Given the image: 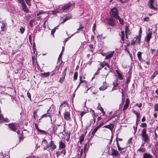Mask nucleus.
Instances as JSON below:
<instances>
[{
  "mask_svg": "<svg viewBox=\"0 0 158 158\" xmlns=\"http://www.w3.org/2000/svg\"><path fill=\"white\" fill-rule=\"evenodd\" d=\"M57 146L54 143V141L52 140L45 147H44V150H47L49 152H52L56 148Z\"/></svg>",
  "mask_w": 158,
  "mask_h": 158,
  "instance_id": "f257e3e1",
  "label": "nucleus"
},
{
  "mask_svg": "<svg viewBox=\"0 0 158 158\" xmlns=\"http://www.w3.org/2000/svg\"><path fill=\"white\" fill-rule=\"evenodd\" d=\"M147 129L146 128H143L141 133L142 139L144 142H148L150 140V138L148 134L147 133Z\"/></svg>",
  "mask_w": 158,
  "mask_h": 158,
  "instance_id": "f03ea898",
  "label": "nucleus"
},
{
  "mask_svg": "<svg viewBox=\"0 0 158 158\" xmlns=\"http://www.w3.org/2000/svg\"><path fill=\"white\" fill-rule=\"evenodd\" d=\"M119 13L118 9L116 7H114L111 9L109 14L111 17L116 19L119 16Z\"/></svg>",
  "mask_w": 158,
  "mask_h": 158,
  "instance_id": "7ed1b4c3",
  "label": "nucleus"
},
{
  "mask_svg": "<svg viewBox=\"0 0 158 158\" xmlns=\"http://www.w3.org/2000/svg\"><path fill=\"white\" fill-rule=\"evenodd\" d=\"M107 21V24L108 26L111 27H114L116 24L115 19L113 18L110 17L106 19Z\"/></svg>",
  "mask_w": 158,
  "mask_h": 158,
  "instance_id": "20e7f679",
  "label": "nucleus"
},
{
  "mask_svg": "<svg viewBox=\"0 0 158 158\" xmlns=\"http://www.w3.org/2000/svg\"><path fill=\"white\" fill-rule=\"evenodd\" d=\"M72 6V4L70 2H69L67 4L64 5L62 7V11L63 12H69L71 10L70 8Z\"/></svg>",
  "mask_w": 158,
  "mask_h": 158,
  "instance_id": "39448f33",
  "label": "nucleus"
},
{
  "mask_svg": "<svg viewBox=\"0 0 158 158\" xmlns=\"http://www.w3.org/2000/svg\"><path fill=\"white\" fill-rule=\"evenodd\" d=\"M104 69L106 70V71L104 73H102V76L103 77L106 79L109 73L110 72H111L112 71L113 69H112L110 68V69H108L107 67L106 66L104 67Z\"/></svg>",
  "mask_w": 158,
  "mask_h": 158,
  "instance_id": "423d86ee",
  "label": "nucleus"
},
{
  "mask_svg": "<svg viewBox=\"0 0 158 158\" xmlns=\"http://www.w3.org/2000/svg\"><path fill=\"white\" fill-rule=\"evenodd\" d=\"M15 123H12L8 124V126L10 129L14 132H16L17 130V128L15 125Z\"/></svg>",
  "mask_w": 158,
  "mask_h": 158,
  "instance_id": "0eeeda50",
  "label": "nucleus"
},
{
  "mask_svg": "<svg viewBox=\"0 0 158 158\" xmlns=\"http://www.w3.org/2000/svg\"><path fill=\"white\" fill-rule=\"evenodd\" d=\"M51 111L50 110V109H48L47 111V113L42 115L40 118L39 119V122H40V120L44 118H47L49 117L51 118V120H52V115L51 114Z\"/></svg>",
  "mask_w": 158,
  "mask_h": 158,
  "instance_id": "6e6552de",
  "label": "nucleus"
},
{
  "mask_svg": "<svg viewBox=\"0 0 158 158\" xmlns=\"http://www.w3.org/2000/svg\"><path fill=\"white\" fill-rule=\"evenodd\" d=\"M67 69V68L66 67L65 68V69L63 72L62 74V77L60 78V80L59 81V82L60 83H62L64 81L65 78V76L66 74V72Z\"/></svg>",
  "mask_w": 158,
  "mask_h": 158,
  "instance_id": "1a4fd4ad",
  "label": "nucleus"
},
{
  "mask_svg": "<svg viewBox=\"0 0 158 158\" xmlns=\"http://www.w3.org/2000/svg\"><path fill=\"white\" fill-rule=\"evenodd\" d=\"M64 119L69 121H71V119L70 117V112L69 111H65L64 114Z\"/></svg>",
  "mask_w": 158,
  "mask_h": 158,
  "instance_id": "9d476101",
  "label": "nucleus"
},
{
  "mask_svg": "<svg viewBox=\"0 0 158 158\" xmlns=\"http://www.w3.org/2000/svg\"><path fill=\"white\" fill-rule=\"evenodd\" d=\"M152 31H150L148 33L145 38L144 40L148 44H149L150 39L152 37Z\"/></svg>",
  "mask_w": 158,
  "mask_h": 158,
  "instance_id": "9b49d317",
  "label": "nucleus"
},
{
  "mask_svg": "<svg viewBox=\"0 0 158 158\" xmlns=\"http://www.w3.org/2000/svg\"><path fill=\"white\" fill-rule=\"evenodd\" d=\"M111 155L114 157H117L120 155V154L118 150L112 148H111Z\"/></svg>",
  "mask_w": 158,
  "mask_h": 158,
  "instance_id": "f8f14e48",
  "label": "nucleus"
},
{
  "mask_svg": "<svg viewBox=\"0 0 158 158\" xmlns=\"http://www.w3.org/2000/svg\"><path fill=\"white\" fill-rule=\"evenodd\" d=\"M139 37L137 36L134 37L133 39L131 41V45H134L137 44H139L140 42H139Z\"/></svg>",
  "mask_w": 158,
  "mask_h": 158,
  "instance_id": "ddd939ff",
  "label": "nucleus"
},
{
  "mask_svg": "<svg viewBox=\"0 0 158 158\" xmlns=\"http://www.w3.org/2000/svg\"><path fill=\"white\" fill-rule=\"evenodd\" d=\"M153 0H149V1L148 3V5L151 9L156 10H157V8L154 6L153 5Z\"/></svg>",
  "mask_w": 158,
  "mask_h": 158,
  "instance_id": "4468645a",
  "label": "nucleus"
},
{
  "mask_svg": "<svg viewBox=\"0 0 158 158\" xmlns=\"http://www.w3.org/2000/svg\"><path fill=\"white\" fill-rule=\"evenodd\" d=\"M103 128H106L112 131L114 127V124L113 123H110L109 125H105L103 127Z\"/></svg>",
  "mask_w": 158,
  "mask_h": 158,
  "instance_id": "2eb2a0df",
  "label": "nucleus"
},
{
  "mask_svg": "<svg viewBox=\"0 0 158 158\" xmlns=\"http://www.w3.org/2000/svg\"><path fill=\"white\" fill-rule=\"evenodd\" d=\"M130 104V100L129 98H127L126 100V102L124 104L123 108V110H126Z\"/></svg>",
  "mask_w": 158,
  "mask_h": 158,
  "instance_id": "dca6fc26",
  "label": "nucleus"
},
{
  "mask_svg": "<svg viewBox=\"0 0 158 158\" xmlns=\"http://www.w3.org/2000/svg\"><path fill=\"white\" fill-rule=\"evenodd\" d=\"M108 88V85L106 81L104 82L103 85L99 88V89L100 91H104Z\"/></svg>",
  "mask_w": 158,
  "mask_h": 158,
  "instance_id": "f3484780",
  "label": "nucleus"
},
{
  "mask_svg": "<svg viewBox=\"0 0 158 158\" xmlns=\"http://www.w3.org/2000/svg\"><path fill=\"white\" fill-rule=\"evenodd\" d=\"M66 147L65 143L61 140L59 142V149L60 150L64 149Z\"/></svg>",
  "mask_w": 158,
  "mask_h": 158,
  "instance_id": "a211bd4d",
  "label": "nucleus"
},
{
  "mask_svg": "<svg viewBox=\"0 0 158 158\" xmlns=\"http://www.w3.org/2000/svg\"><path fill=\"white\" fill-rule=\"evenodd\" d=\"M64 16H65V18L61 22V23H63L66 22L67 20L71 19L72 17V15L70 13H68L65 15H64Z\"/></svg>",
  "mask_w": 158,
  "mask_h": 158,
  "instance_id": "6ab92c4d",
  "label": "nucleus"
},
{
  "mask_svg": "<svg viewBox=\"0 0 158 158\" xmlns=\"http://www.w3.org/2000/svg\"><path fill=\"white\" fill-rule=\"evenodd\" d=\"M98 106L97 107V109L100 110L102 113V115H101V116L104 115L106 114V113L104 111V109H103L102 107L101 106L100 103H98Z\"/></svg>",
  "mask_w": 158,
  "mask_h": 158,
  "instance_id": "aec40b11",
  "label": "nucleus"
},
{
  "mask_svg": "<svg viewBox=\"0 0 158 158\" xmlns=\"http://www.w3.org/2000/svg\"><path fill=\"white\" fill-rule=\"evenodd\" d=\"M22 6V10L24 12L27 13L29 12V10L27 8V5L25 3L21 5Z\"/></svg>",
  "mask_w": 158,
  "mask_h": 158,
  "instance_id": "412c9836",
  "label": "nucleus"
},
{
  "mask_svg": "<svg viewBox=\"0 0 158 158\" xmlns=\"http://www.w3.org/2000/svg\"><path fill=\"white\" fill-rule=\"evenodd\" d=\"M7 26V24L6 23L4 22L3 21H2V25L1 27V31H6L7 30L6 26Z\"/></svg>",
  "mask_w": 158,
  "mask_h": 158,
  "instance_id": "4be33fe9",
  "label": "nucleus"
},
{
  "mask_svg": "<svg viewBox=\"0 0 158 158\" xmlns=\"http://www.w3.org/2000/svg\"><path fill=\"white\" fill-rule=\"evenodd\" d=\"M114 53V51H112L110 53H109L106 56L105 60H108L111 59L113 56Z\"/></svg>",
  "mask_w": 158,
  "mask_h": 158,
  "instance_id": "5701e85b",
  "label": "nucleus"
},
{
  "mask_svg": "<svg viewBox=\"0 0 158 158\" xmlns=\"http://www.w3.org/2000/svg\"><path fill=\"white\" fill-rule=\"evenodd\" d=\"M142 53L140 52H139L137 53V56L139 59V60L141 62H145L142 57Z\"/></svg>",
  "mask_w": 158,
  "mask_h": 158,
  "instance_id": "b1692460",
  "label": "nucleus"
},
{
  "mask_svg": "<svg viewBox=\"0 0 158 158\" xmlns=\"http://www.w3.org/2000/svg\"><path fill=\"white\" fill-rule=\"evenodd\" d=\"M116 72L117 74L118 79H119L120 80H123V77L122 75V74L120 73L119 71L118 70H116Z\"/></svg>",
  "mask_w": 158,
  "mask_h": 158,
  "instance_id": "393cba45",
  "label": "nucleus"
},
{
  "mask_svg": "<svg viewBox=\"0 0 158 158\" xmlns=\"http://www.w3.org/2000/svg\"><path fill=\"white\" fill-rule=\"evenodd\" d=\"M119 35L121 36V40L123 41V42H121V43L123 44L124 41V38H125V33L124 31H121L120 34H119Z\"/></svg>",
  "mask_w": 158,
  "mask_h": 158,
  "instance_id": "a878e982",
  "label": "nucleus"
},
{
  "mask_svg": "<svg viewBox=\"0 0 158 158\" xmlns=\"http://www.w3.org/2000/svg\"><path fill=\"white\" fill-rule=\"evenodd\" d=\"M142 158H153V156L148 153H144L143 154Z\"/></svg>",
  "mask_w": 158,
  "mask_h": 158,
  "instance_id": "bb28decb",
  "label": "nucleus"
},
{
  "mask_svg": "<svg viewBox=\"0 0 158 158\" xmlns=\"http://www.w3.org/2000/svg\"><path fill=\"white\" fill-rule=\"evenodd\" d=\"M62 12V8L60 9L58 8L56 9H55L54 10H53L52 12V13L53 15H55L57 13H61Z\"/></svg>",
  "mask_w": 158,
  "mask_h": 158,
  "instance_id": "cd10ccee",
  "label": "nucleus"
},
{
  "mask_svg": "<svg viewBox=\"0 0 158 158\" xmlns=\"http://www.w3.org/2000/svg\"><path fill=\"white\" fill-rule=\"evenodd\" d=\"M47 13L46 12L44 11L43 10H41L39 11V13L37 14V16H39V18L40 19L42 17V15H45Z\"/></svg>",
  "mask_w": 158,
  "mask_h": 158,
  "instance_id": "c85d7f7f",
  "label": "nucleus"
},
{
  "mask_svg": "<svg viewBox=\"0 0 158 158\" xmlns=\"http://www.w3.org/2000/svg\"><path fill=\"white\" fill-rule=\"evenodd\" d=\"M50 75V72H45L44 73H41L40 76L42 78H44L48 77Z\"/></svg>",
  "mask_w": 158,
  "mask_h": 158,
  "instance_id": "c756f323",
  "label": "nucleus"
},
{
  "mask_svg": "<svg viewBox=\"0 0 158 158\" xmlns=\"http://www.w3.org/2000/svg\"><path fill=\"white\" fill-rule=\"evenodd\" d=\"M79 80H80V82H79V84L78 85L77 88H78L80 86V85H81V84L82 83H84L86 84L87 83V82L86 81L84 80H82V76L80 77Z\"/></svg>",
  "mask_w": 158,
  "mask_h": 158,
  "instance_id": "7c9ffc66",
  "label": "nucleus"
},
{
  "mask_svg": "<svg viewBox=\"0 0 158 158\" xmlns=\"http://www.w3.org/2000/svg\"><path fill=\"white\" fill-rule=\"evenodd\" d=\"M140 119H136V127H135V126L133 127V128L134 129V133L135 134L136 132L137 129V127L138 125L139 124V122Z\"/></svg>",
  "mask_w": 158,
  "mask_h": 158,
  "instance_id": "2f4dec72",
  "label": "nucleus"
},
{
  "mask_svg": "<svg viewBox=\"0 0 158 158\" xmlns=\"http://www.w3.org/2000/svg\"><path fill=\"white\" fill-rule=\"evenodd\" d=\"M142 32V27H140L139 28V35L138 36H137L138 37H139V41L138 42H139L141 41V35Z\"/></svg>",
  "mask_w": 158,
  "mask_h": 158,
  "instance_id": "473e14b6",
  "label": "nucleus"
},
{
  "mask_svg": "<svg viewBox=\"0 0 158 158\" xmlns=\"http://www.w3.org/2000/svg\"><path fill=\"white\" fill-rule=\"evenodd\" d=\"M99 128H100L98 126L94 128L92 133L91 135V137H93L94 135L96 132Z\"/></svg>",
  "mask_w": 158,
  "mask_h": 158,
  "instance_id": "72a5a7b5",
  "label": "nucleus"
},
{
  "mask_svg": "<svg viewBox=\"0 0 158 158\" xmlns=\"http://www.w3.org/2000/svg\"><path fill=\"white\" fill-rule=\"evenodd\" d=\"M132 112L136 116V119H139L140 118V113H138L136 110H133Z\"/></svg>",
  "mask_w": 158,
  "mask_h": 158,
  "instance_id": "f704fd0d",
  "label": "nucleus"
},
{
  "mask_svg": "<svg viewBox=\"0 0 158 158\" xmlns=\"http://www.w3.org/2000/svg\"><path fill=\"white\" fill-rule=\"evenodd\" d=\"M116 144L117 145V146L118 147V150L119 151H121L122 150V148H121L120 146V145L119 144V143L118 142V136H117L116 139Z\"/></svg>",
  "mask_w": 158,
  "mask_h": 158,
  "instance_id": "c9c22d12",
  "label": "nucleus"
},
{
  "mask_svg": "<svg viewBox=\"0 0 158 158\" xmlns=\"http://www.w3.org/2000/svg\"><path fill=\"white\" fill-rule=\"evenodd\" d=\"M35 22V20L34 19H32L29 22V25L30 27L32 28L34 27L33 23Z\"/></svg>",
  "mask_w": 158,
  "mask_h": 158,
  "instance_id": "e433bc0d",
  "label": "nucleus"
},
{
  "mask_svg": "<svg viewBox=\"0 0 158 158\" xmlns=\"http://www.w3.org/2000/svg\"><path fill=\"white\" fill-rule=\"evenodd\" d=\"M158 74V71L157 70H155L153 74L151 77V79H153L154 77L156 76Z\"/></svg>",
  "mask_w": 158,
  "mask_h": 158,
  "instance_id": "4c0bfd02",
  "label": "nucleus"
},
{
  "mask_svg": "<svg viewBox=\"0 0 158 158\" xmlns=\"http://www.w3.org/2000/svg\"><path fill=\"white\" fill-rule=\"evenodd\" d=\"M116 20H118L119 22L122 25H123L124 24V21L123 20L121 19L120 16H119L116 19H115Z\"/></svg>",
  "mask_w": 158,
  "mask_h": 158,
  "instance_id": "58836bf2",
  "label": "nucleus"
},
{
  "mask_svg": "<svg viewBox=\"0 0 158 158\" xmlns=\"http://www.w3.org/2000/svg\"><path fill=\"white\" fill-rule=\"evenodd\" d=\"M84 137L85 136L83 135H82L80 137L79 140L81 144L82 143L83 141H84L85 138Z\"/></svg>",
  "mask_w": 158,
  "mask_h": 158,
  "instance_id": "ea45409f",
  "label": "nucleus"
},
{
  "mask_svg": "<svg viewBox=\"0 0 158 158\" xmlns=\"http://www.w3.org/2000/svg\"><path fill=\"white\" fill-rule=\"evenodd\" d=\"M146 151V149L144 147H140L139 149H137V152H145Z\"/></svg>",
  "mask_w": 158,
  "mask_h": 158,
  "instance_id": "a19ab883",
  "label": "nucleus"
},
{
  "mask_svg": "<svg viewBox=\"0 0 158 158\" xmlns=\"http://www.w3.org/2000/svg\"><path fill=\"white\" fill-rule=\"evenodd\" d=\"M118 80L117 79L115 80V81L113 83V86L115 87H116L118 85Z\"/></svg>",
  "mask_w": 158,
  "mask_h": 158,
  "instance_id": "79ce46f5",
  "label": "nucleus"
},
{
  "mask_svg": "<svg viewBox=\"0 0 158 158\" xmlns=\"http://www.w3.org/2000/svg\"><path fill=\"white\" fill-rule=\"evenodd\" d=\"M78 75V73L77 72H75L74 73L73 76V81L76 80L77 79Z\"/></svg>",
  "mask_w": 158,
  "mask_h": 158,
  "instance_id": "37998d69",
  "label": "nucleus"
},
{
  "mask_svg": "<svg viewBox=\"0 0 158 158\" xmlns=\"http://www.w3.org/2000/svg\"><path fill=\"white\" fill-rule=\"evenodd\" d=\"M130 75L128 77H127L126 79V86H128V84L129 83V82L130 81Z\"/></svg>",
  "mask_w": 158,
  "mask_h": 158,
  "instance_id": "c03bdc74",
  "label": "nucleus"
},
{
  "mask_svg": "<svg viewBox=\"0 0 158 158\" xmlns=\"http://www.w3.org/2000/svg\"><path fill=\"white\" fill-rule=\"evenodd\" d=\"M52 128L53 130L52 132L55 133L57 131V127L56 125H53L52 127Z\"/></svg>",
  "mask_w": 158,
  "mask_h": 158,
  "instance_id": "a18cd8bd",
  "label": "nucleus"
},
{
  "mask_svg": "<svg viewBox=\"0 0 158 158\" xmlns=\"http://www.w3.org/2000/svg\"><path fill=\"white\" fill-rule=\"evenodd\" d=\"M31 0H25V1L29 6H31Z\"/></svg>",
  "mask_w": 158,
  "mask_h": 158,
  "instance_id": "49530a36",
  "label": "nucleus"
},
{
  "mask_svg": "<svg viewBox=\"0 0 158 158\" xmlns=\"http://www.w3.org/2000/svg\"><path fill=\"white\" fill-rule=\"evenodd\" d=\"M20 32L21 34H23L24 32L25 28L24 27H22L20 28Z\"/></svg>",
  "mask_w": 158,
  "mask_h": 158,
  "instance_id": "de8ad7c7",
  "label": "nucleus"
},
{
  "mask_svg": "<svg viewBox=\"0 0 158 158\" xmlns=\"http://www.w3.org/2000/svg\"><path fill=\"white\" fill-rule=\"evenodd\" d=\"M10 121V120L7 118H4L3 117L2 119V122L8 123Z\"/></svg>",
  "mask_w": 158,
  "mask_h": 158,
  "instance_id": "09e8293b",
  "label": "nucleus"
},
{
  "mask_svg": "<svg viewBox=\"0 0 158 158\" xmlns=\"http://www.w3.org/2000/svg\"><path fill=\"white\" fill-rule=\"evenodd\" d=\"M37 111L36 110L34 111L33 112V118L34 119H35V120L36 119V118H37Z\"/></svg>",
  "mask_w": 158,
  "mask_h": 158,
  "instance_id": "8fccbe9b",
  "label": "nucleus"
},
{
  "mask_svg": "<svg viewBox=\"0 0 158 158\" xmlns=\"http://www.w3.org/2000/svg\"><path fill=\"white\" fill-rule=\"evenodd\" d=\"M141 127L142 128H146L147 127V124L146 123H142L140 125Z\"/></svg>",
  "mask_w": 158,
  "mask_h": 158,
  "instance_id": "3c124183",
  "label": "nucleus"
},
{
  "mask_svg": "<svg viewBox=\"0 0 158 158\" xmlns=\"http://www.w3.org/2000/svg\"><path fill=\"white\" fill-rule=\"evenodd\" d=\"M38 132H39V133H40L41 134H44L45 135H46L47 134V132L43 130L40 129H39V130L38 131Z\"/></svg>",
  "mask_w": 158,
  "mask_h": 158,
  "instance_id": "603ef678",
  "label": "nucleus"
},
{
  "mask_svg": "<svg viewBox=\"0 0 158 158\" xmlns=\"http://www.w3.org/2000/svg\"><path fill=\"white\" fill-rule=\"evenodd\" d=\"M158 50V48H157V49H153L152 48L151 49V54H152L154 53V52L156 51H157Z\"/></svg>",
  "mask_w": 158,
  "mask_h": 158,
  "instance_id": "864d4df0",
  "label": "nucleus"
},
{
  "mask_svg": "<svg viewBox=\"0 0 158 158\" xmlns=\"http://www.w3.org/2000/svg\"><path fill=\"white\" fill-rule=\"evenodd\" d=\"M56 29H57L56 27H55L51 31V34L52 35H53V36H54V34L56 31ZM57 29H58V28H57Z\"/></svg>",
  "mask_w": 158,
  "mask_h": 158,
  "instance_id": "5fc2aeb1",
  "label": "nucleus"
},
{
  "mask_svg": "<svg viewBox=\"0 0 158 158\" xmlns=\"http://www.w3.org/2000/svg\"><path fill=\"white\" fill-rule=\"evenodd\" d=\"M80 27L77 29V30H80L81 29H82L84 28V27L82 25V24L80 23L79 22Z\"/></svg>",
  "mask_w": 158,
  "mask_h": 158,
  "instance_id": "6e6d98bb",
  "label": "nucleus"
},
{
  "mask_svg": "<svg viewBox=\"0 0 158 158\" xmlns=\"http://www.w3.org/2000/svg\"><path fill=\"white\" fill-rule=\"evenodd\" d=\"M125 34H127V32L128 31H130V30L128 26H126L125 27Z\"/></svg>",
  "mask_w": 158,
  "mask_h": 158,
  "instance_id": "4d7b16f0",
  "label": "nucleus"
},
{
  "mask_svg": "<svg viewBox=\"0 0 158 158\" xmlns=\"http://www.w3.org/2000/svg\"><path fill=\"white\" fill-rule=\"evenodd\" d=\"M154 110L155 111H158V104H156L154 106Z\"/></svg>",
  "mask_w": 158,
  "mask_h": 158,
  "instance_id": "13d9d810",
  "label": "nucleus"
},
{
  "mask_svg": "<svg viewBox=\"0 0 158 158\" xmlns=\"http://www.w3.org/2000/svg\"><path fill=\"white\" fill-rule=\"evenodd\" d=\"M42 144H44V145H47L48 144V142L45 139H44L42 142Z\"/></svg>",
  "mask_w": 158,
  "mask_h": 158,
  "instance_id": "bf43d9fd",
  "label": "nucleus"
},
{
  "mask_svg": "<svg viewBox=\"0 0 158 158\" xmlns=\"http://www.w3.org/2000/svg\"><path fill=\"white\" fill-rule=\"evenodd\" d=\"M102 65H104V67L105 66H106V67H107L108 69H110V66L107 63H104V64L102 63Z\"/></svg>",
  "mask_w": 158,
  "mask_h": 158,
  "instance_id": "052dcab7",
  "label": "nucleus"
},
{
  "mask_svg": "<svg viewBox=\"0 0 158 158\" xmlns=\"http://www.w3.org/2000/svg\"><path fill=\"white\" fill-rule=\"evenodd\" d=\"M119 1L122 3H126L128 2L130 0H119Z\"/></svg>",
  "mask_w": 158,
  "mask_h": 158,
  "instance_id": "680f3d73",
  "label": "nucleus"
},
{
  "mask_svg": "<svg viewBox=\"0 0 158 158\" xmlns=\"http://www.w3.org/2000/svg\"><path fill=\"white\" fill-rule=\"evenodd\" d=\"M27 95L28 97L30 99V101H31V94L29 92V91H28L27 93Z\"/></svg>",
  "mask_w": 158,
  "mask_h": 158,
  "instance_id": "e2e57ef3",
  "label": "nucleus"
},
{
  "mask_svg": "<svg viewBox=\"0 0 158 158\" xmlns=\"http://www.w3.org/2000/svg\"><path fill=\"white\" fill-rule=\"evenodd\" d=\"M28 135H26V136L24 137H19V142H20L22 140H23L26 137H27Z\"/></svg>",
  "mask_w": 158,
  "mask_h": 158,
  "instance_id": "0e129e2a",
  "label": "nucleus"
},
{
  "mask_svg": "<svg viewBox=\"0 0 158 158\" xmlns=\"http://www.w3.org/2000/svg\"><path fill=\"white\" fill-rule=\"evenodd\" d=\"M135 105L136 106H138L139 108H140L142 106V104L140 103H136L135 104Z\"/></svg>",
  "mask_w": 158,
  "mask_h": 158,
  "instance_id": "69168bd1",
  "label": "nucleus"
},
{
  "mask_svg": "<svg viewBox=\"0 0 158 158\" xmlns=\"http://www.w3.org/2000/svg\"><path fill=\"white\" fill-rule=\"evenodd\" d=\"M99 65H100V67L98 69V71L100 70L101 69L104 67V65H102V63L100 64Z\"/></svg>",
  "mask_w": 158,
  "mask_h": 158,
  "instance_id": "338daca9",
  "label": "nucleus"
},
{
  "mask_svg": "<svg viewBox=\"0 0 158 158\" xmlns=\"http://www.w3.org/2000/svg\"><path fill=\"white\" fill-rule=\"evenodd\" d=\"M150 18L148 17H146L144 18L143 19L144 22H148L149 21Z\"/></svg>",
  "mask_w": 158,
  "mask_h": 158,
  "instance_id": "774afa93",
  "label": "nucleus"
}]
</instances>
